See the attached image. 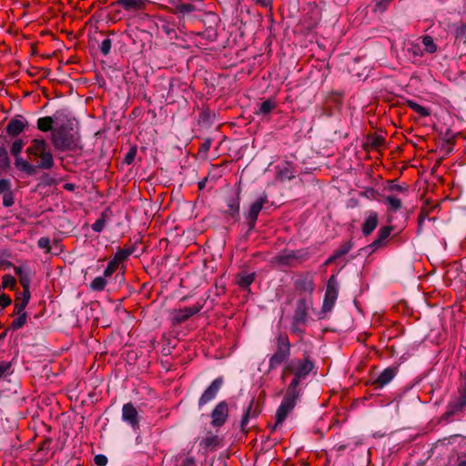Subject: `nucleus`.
Masks as SVG:
<instances>
[{"label":"nucleus","mask_w":466,"mask_h":466,"mask_svg":"<svg viewBox=\"0 0 466 466\" xmlns=\"http://www.w3.org/2000/svg\"><path fill=\"white\" fill-rule=\"evenodd\" d=\"M73 120L58 121L51 133V142L54 147L61 152L76 151L81 148L79 135L74 131Z\"/></svg>","instance_id":"1"},{"label":"nucleus","mask_w":466,"mask_h":466,"mask_svg":"<svg viewBox=\"0 0 466 466\" xmlns=\"http://www.w3.org/2000/svg\"><path fill=\"white\" fill-rule=\"evenodd\" d=\"M25 152L30 161L36 162L35 165H33L35 168V173L38 169H50L53 167L54 157L48 149L47 143L44 139H33Z\"/></svg>","instance_id":"2"},{"label":"nucleus","mask_w":466,"mask_h":466,"mask_svg":"<svg viewBox=\"0 0 466 466\" xmlns=\"http://www.w3.org/2000/svg\"><path fill=\"white\" fill-rule=\"evenodd\" d=\"M312 369L313 363L307 357L303 360H292L284 366L281 373V379L282 380H285L289 374H293L294 378L289 387L298 390V386L301 379H304L312 370Z\"/></svg>","instance_id":"3"},{"label":"nucleus","mask_w":466,"mask_h":466,"mask_svg":"<svg viewBox=\"0 0 466 466\" xmlns=\"http://www.w3.org/2000/svg\"><path fill=\"white\" fill-rule=\"evenodd\" d=\"M290 356V343L286 334H279L276 340V351L269 358L268 368L270 370L277 369Z\"/></svg>","instance_id":"4"},{"label":"nucleus","mask_w":466,"mask_h":466,"mask_svg":"<svg viewBox=\"0 0 466 466\" xmlns=\"http://www.w3.org/2000/svg\"><path fill=\"white\" fill-rule=\"evenodd\" d=\"M299 394V390H295L288 387L287 393L277 410L276 421L273 426V430H276L285 420L289 413L294 409L296 401Z\"/></svg>","instance_id":"5"},{"label":"nucleus","mask_w":466,"mask_h":466,"mask_svg":"<svg viewBox=\"0 0 466 466\" xmlns=\"http://www.w3.org/2000/svg\"><path fill=\"white\" fill-rule=\"evenodd\" d=\"M299 394V390H295L288 387L287 393L277 410L276 421L273 426V430H276L285 420L289 413L294 409L296 401Z\"/></svg>","instance_id":"6"},{"label":"nucleus","mask_w":466,"mask_h":466,"mask_svg":"<svg viewBox=\"0 0 466 466\" xmlns=\"http://www.w3.org/2000/svg\"><path fill=\"white\" fill-rule=\"evenodd\" d=\"M299 394V390H295L288 387L287 393L277 410L276 421L273 426V430H276L285 420L289 413L294 409L296 401Z\"/></svg>","instance_id":"7"},{"label":"nucleus","mask_w":466,"mask_h":466,"mask_svg":"<svg viewBox=\"0 0 466 466\" xmlns=\"http://www.w3.org/2000/svg\"><path fill=\"white\" fill-rule=\"evenodd\" d=\"M24 146L25 144L22 139H16L15 141L13 142L10 151L15 158V167L20 171L32 176L35 174V168L33 167V164H31L28 160L24 159L20 156V153L22 152Z\"/></svg>","instance_id":"8"},{"label":"nucleus","mask_w":466,"mask_h":466,"mask_svg":"<svg viewBox=\"0 0 466 466\" xmlns=\"http://www.w3.org/2000/svg\"><path fill=\"white\" fill-rule=\"evenodd\" d=\"M266 203H268V197L267 195H263L250 205L246 213V218L250 229L254 228L258 216Z\"/></svg>","instance_id":"9"},{"label":"nucleus","mask_w":466,"mask_h":466,"mask_svg":"<svg viewBox=\"0 0 466 466\" xmlns=\"http://www.w3.org/2000/svg\"><path fill=\"white\" fill-rule=\"evenodd\" d=\"M202 309L201 305H194L184 309H175L172 312L173 324H180L187 320L191 316L199 312Z\"/></svg>","instance_id":"10"},{"label":"nucleus","mask_w":466,"mask_h":466,"mask_svg":"<svg viewBox=\"0 0 466 466\" xmlns=\"http://www.w3.org/2000/svg\"><path fill=\"white\" fill-rule=\"evenodd\" d=\"M228 416V406L225 401H221L214 408L211 412V424L214 427H221Z\"/></svg>","instance_id":"11"},{"label":"nucleus","mask_w":466,"mask_h":466,"mask_svg":"<svg viewBox=\"0 0 466 466\" xmlns=\"http://www.w3.org/2000/svg\"><path fill=\"white\" fill-rule=\"evenodd\" d=\"M223 384L222 378H218L214 380L211 384L206 389V390L203 392L202 396L200 397L198 400L199 407H202L206 405L208 402L214 400L219 391L221 386Z\"/></svg>","instance_id":"12"},{"label":"nucleus","mask_w":466,"mask_h":466,"mask_svg":"<svg viewBox=\"0 0 466 466\" xmlns=\"http://www.w3.org/2000/svg\"><path fill=\"white\" fill-rule=\"evenodd\" d=\"M122 419L134 430H137L139 428L138 412L132 403L124 404L122 408Z\"/></svg>","instance_id":"13"},{"label":"nucleus","mask_w":466,"mask_h":466,"mask_svg":"<svg viewBox=\"0 0 466 466\" xmlns=\"http://www.w3.org/2000/svg\"><path fill=\"white\" fill-rule=\"evenodd\" d=\"M338 297V290L335 285L334 277H331L329 279L326 294L323 301V310L329 311Z\"/></svg>","instance_id":"14"},{"label":"nucleus","mask_w":466,"mask_h":466,"mask_svg":"<svg viewBox=\"0 0 466 466\" xmlns=\"http://www.w3.org/2000/svg\"><path fill=\"white\" fill-rule=\"evenodd\" d=\"M397 369L389 367L385 369L375 379L371 384L375 386V388H383L388 383H390L393 378L396 376Z\"/></svg>","instance_id":"15"},{"label":"nucleus","mask_w":466,"mask_h":466,"mask_svg":"<svg viewBox=\"0 0 466 466\" xmlns=\"http://www.w3.org/2000/svg\"><path fill=\"white\" fill-rule=\"evenodd\" d=\"M379 223V216L375 211H369L367 218L362 225L361 230L364 236L370 235L377 228Z\"/></svg>","instance_id":"16"},{"label":"nucleus","mask_w":466,"mask_h":466,"mask_svg":"<svg viewBox=\"0 0 466 466\" xmlns=\"http://www.w3.org/2000/svg\"><path fill=\"white\" fill-rule=\"evenodd\" d=\"M148 0H117L116 4L126 11H139L146 8Z\"/></svg>","instance_id":"17"},{"label":"nucleus","mask_w":466,"mask_h":466,"mask_svg":"<svg viewBox=\"0 0 466 466\" xmlns=\"http://www.w3.org/2000/svg\"><path fill=\"white\" fill-rule=\"evenodd\" d=\"M392 231L391 226H385L380 228L378 238L370 245L373 250L383 246L384 241L389 238Z\"/></svg>","instance_id":"18"},{"label":"nucleus","mask_w":466,"mask_h":466,"mask_svg":"<svg viewBox=\"0 0 466 466\" xmlns=\"http://www.w3.org/2000/svg\"><path fill=\"white\" fill-rule=\"evenodd\" d=\"M25 121L20 118H14L9 121L6 127V132L13 137L18 136L25 127Z\"/></svg>","instance_id":"19"},{"label":"nucleus","mask_w":466,"mask_h":466,"mask_svg":"<svg viewBox=\"0 0 466 466\" xmlns=\"http://www.w3.org/2000/svg\"><path fill=\"white\" fill-rule=\"evenodd\" d=\"M384 203L390 211L397 212L402 208V201L396 194H390L384 197Z\"/></svg>","instance_id":"20"},{"label":"nucleus","mask_w":466,"mask_h":466,"mask_svg":"<svg viewBox=\"0 0 466 466\" xmlns=\"http://www.w3.org/2000/svg\"><path fill=\"white\" fill-rule=\"evenodd\" d=\"M307 319V304L305 300H299L297 303L294 319L297 323H304Z\"/></svg>","instance_id":"21"},{"label":"nucleus","mask_w":466,"mask_h":466,"mask_svg":"<svg viewBox=\"0 0 466 466\" xmlns=\"http://www.w3.org/2000/svg\"><path fill=\"white\" fill-rule=\"evenodd\" d=\"M352 248V245L350 241H346L342 243L333 253L331 257L326 261V264L331 263L333 260L346 255Z\"/></svg>","instance_id":"22"},{"label":"nucleus","mask_w":466,"mask_h":466,"mask_svg":"<svg viewBox=\"0 0 466 466\" xmlns=\"http://www.w3.org/2000/svg\"><path fill=\"white\" fill-rule=\"evenodd\" d=\"M277 106L275 100L268 99L263 101L258 109L255 112L258 116H268Z\"/></svg>","instance_id":"23"},{"label":"nucleus","mask_w":466,"mask_h":466,"mask_svg":"<svg viewBox=\"0 0 466 466\" xmlns=\"http://www.w3.org/2000/svg\"><path fill=\"white\" fill-rule=\"evenodd\" d=\"M57 116H56V120L51 116H43L38 118L37 120V128L42 132L53 131V125L56 122Z\"/></svg>","instance_id":"24"},{"label":"nucleus","mask_w":466,"mask_h":466,"mask_svg":"<svg viewBox=\"0 0 466 466\" xmlns=\"http://www.w3.org/2000/svg\"><path fill=\"white\" fill-rule=\"evenodd\" d=\"M466 406V395L460 393V396L450 402L449 412L454 414L459 410H461Z\"/></svg>","instance_id":"25"},{"label":"nucleus","mask_w":466,"mask_h":466,"mask_svg":"<svg viewBox=\"0 0 466 466\" xmlns=\"http://www.w3.org/2000/svg\"><path fill=\"white\" fill-rule=\"evenodd\" d=\"M407 53L412 56L414 60L420 58L424 54L419 42H409L407 45Z\"/></svg>","instance_id":"26"},{"label":"nucleus","mask_w":466,"mask_h":466,"mask_svg":"<svg viewBox=\"0 0 466 466\" xmlns=\"http://www.w3.org/2000/svg\"><path fill=\"white\" fill-rule=\"evenodd\" d=\"M14 270L15 274L19 276L20 284L22 285L24 290H29L30 273L24 270L20 267H15Z\"/></svg>","instance_id":"27"},{"label":"nucleus","mask_w":466,"mask_h":466,"mask_svg":"<svg viewBox=\"0 0 466 466\" xmlns=\"http://www.w3.org/2000/svg\"><path fill=\"white\" fill-rule=\"evenodd\" d=\"M421 43L424 46L423 52L425 51L427 53L433 54L437 51V46L435 45L431 36H423Z\"/></svg>","instance_id":"28"},{"label":"nucleus","mask_w":466,"mask_h":466,"mask_svg":"<svg viewBox=\"0 0 466 466\" xmlns=\"http://www.w3.org/2000/svg\"><path fill=\"white\" fill-rule=\"evenodd\" d=\"M134 249L129 248H119L115 256H114V259L118 263L120 264L122 261L126 260L132 253H133Z\"/></svg>","instance_id":"29"},{"label":"nucleus","mask_w":466,"mask_h":466,"mask_svg":"<svg viewBox=\"0 0 466 466\" xmlns=\"http://www.w3.org/2000/svg\"><path fill=\"white\" fill-rule=\"evenodd\" d=\"M106 277L105 275L103 277H96L90 284V288L96 291L103 290L106 286Z\"/></svg>","instance_id":"30"},{"label":"nucleus","mask_w":466,"mask_h":466,"mask_svg":"<svg viewBox=\"0 0 466 466\" xmlns=\"http://www.w3.org/2000/svg\"><path fill=\"white\" fill-rule=\"evenodd\" d=\"M408 106L410 109H412L414 112L419 114L420 116H430V111L426 107L417 104L413 101H408Z\"/></svg>","instance_id":"31"},{"label":"nucleus","mask_w":466,"mask_h":466,"mask_svg":"<svg viewBox=\"0 0 466 466\" xmlns=\"http://www.w3.org/2000/svg\"><path fill=\"white\" fill-rule=\"evenodd\" d=\"M218 443V438L217 435H214L212 433H208L202 441L201 444L204 445L206 448L209 447H215Z\"/></svg>","instance_id":"32"},{"label":"nucleus","mask_w":466,"mask_h":466,"mask_svg":"<svg viewBox=\"0 0 466 466\" xmlns=\"http://www.w3.org/2000/svg\"><path fill=\"white\" fill-rule=\"evenodd\" d=\"M254 279H255V274L249 273V274L241 276L238 279L237 283L238 284V286H240L242 288H247L254 281Z\"/></svg>","instance_id":"33"},{"label":"nucleus","mask_w":466,"mask_h":466,"mask_svg":"<svg viewBox=\"0 0 466 466\" xmlns=\"http://www.w3.org/2000/svg\"><path fill=\"white\" fill-rule=\"evenodd\" d=\"M27 321V314H20L16 319H15L11 323V328L13 329H19L23 328Z\"/></svg>","instance_id":"34"},{"label":"nucleus","mask_w":466,"mask_h":466,"mask_svg":"<svg viewBox=\"0 0 466 466\" xmlns=\"http://www.w3.org/2000/svg\"><path fill=\"white\" fill-rule=\"evenodd\" d=\"M408 186L403 184V185H399V184H392L389 187V191L391 192V194H395V193H400V194H402V195H406L408 193Z\"/></svg>","instance_id":"35"},{"label":"nucleus","mask_w":466,"mask_h":466,"mask_svg":"<svg viewBox=\"0 0 466 466\" xmlns=\"http://www.w3.org/2000/svg\"><path fill=\"white\" fill-rule=\"evenodd\" d=\"M2 284H3V288H5V289L8 288L10 289H14L16 285V279L13 276L5 275L3 277Z\"/></svg>","instance_id":"36"},{"label":"nucleus","mask_w":466,"mask_h":466,"mask_svg":"<svg viewBox=\"0 0 466 466\" xmlns=\"http://www.w3.org/2000/svg\"><path fill=\"white\" fill-rule=\"evenodd\" d=\"M9 166V158L7 151L4 147H0V168H6Z\"/></svg>","instance_id":"37"},{"label":"nucleus","mask_w":466,"mask_h":466,"mask_svg":"<svg viewBox=\"0 0 466 466\" xmlns=\"http://www.w3.org/2000/svg\"><path fill=\"white\" fill-rule=\"evenodd\" d=\"M118 265L119 264L114 258L110 260L106 268L104 271L105 277H110L117 269Z\"/></svg>","instance_id":"38"},{"label":"nucleus","mask_w":466,"mask_h":466,"mask_svg":"<svg viewBox=\"0 0 466 466\" xmlns=\"http://www.w3.org/2000/svg\"><path fill=\"white\" fill-rule=\"evenodd\" d=\"M25 302H20V296L17 295L15 302V308L14 312L15 314L20 315V314H26L25 312Z\"/></svg>","instance_id":"39"},{"label":"nucleus","mask_w":466,"mask_h":466,"mask_svg":"<svg viewBox=\"0 0 466 466\" xmlns=\"http://www.w3.org/2000/svg\"><path fill=\"white\" fill-rule=\"evenodd\" d=\"M391 2V0H376L375 1V11H378V12H384L389 4Z\"/></svg>","instance_id":"40"},{"label":"nucleus","mask_w":466,"mask_h":466,"mask_svg":"<svg viewBox=\"0 0 466 466\" xmlns=\"http://www.w3.org/2000/svg\"><path fill=\"white\" fill-rule=\"evenodd\" d=\"M251 409H252V404H250L247 408V410H246V411H245V413L243 415V418L241 420V430L242 431H246V427H247V425L248 423V419L251 416Z\"/></svg>","instance_id":"41"},{"label":"nucleus","mask_w":466,"mask_h":466,"mask_svg":"<svg viewBox=\"0 0 466 466\" xmlns=\"http://www.w3.org/2000/svg\"><path fill=\"white\" fill-rule=\"evenodd\" d=\"M15 203L13 192H5L3 195V205L5 207H11Z\"/></svg>","instance_id":"42"},{"label":"nucleus","mask_w":466,"mask_h":466,"mask_svg":"<svg viewBox=\"0 0 466 466\" xmlns=\"http://www.w3.org/2000/svg\"><path fill=\"white\" fill-rule=\"evenodd\" d=\"M111 49V40L109 38H106L102 41L100 46V50L104 55H107Z\"/></svg>","instance_id":"43"},{"label":"nucleus","mask_w":466,"mask_h":466,"mask_svg":"<svg viewBox=\"0 0 466 466\" xmlns=\"http://www.w3.org/2000/svg\"><path fill=\"white\" fill-rule=\"evenodd\" d=\"M106 219L104 218H98L93 225L92 229L96 232H101L105 227Z\"/></svg>","instance_id":"44"},{"label":"nucleus","mask_w":466,"mask_h":466,"mask_svg":"<svg viewBox=\"0 0 466 466\" xmlns=\"http://www.w3.org/2000/svg\"><path fill=\"white\" fill-rule=\"evenodd\" d=\"M455 38L456 39H465L466 38V25H461V26L456 28Z\"/></svg>","instance_id":"45"},{"label":"nucleus","mask_w":466,"mask_h":466,"mask_svg":"<svg viewBox=\"0 0 466 466\" xmlns=\"http://www.w3.org/2000/svg\"><path fill=\"white\" fill-rule=\"evenodd\" d=\"M5 192H12L11 191V184L6 179H1L0 180V194H5Z\"/></svg>","instance_id":"46"},{"label":"nucleus","mask_w":466,"mask_h":466,"mask_svg":"<svg viewBox=\"0 0 466 466\" xmlns=\"http://www.w3.org/2000/svg\"><path fill=\"white\" fill-rule=\"evenodd\" d=\"M37 245L40 248L46 249V252H50V241L48 238H39Z\"/></svg>","instance_id":"47"},{"label":"nucleus","mask_w":466,"mask_h":466,"mask_svg":"<svg viewBox=\"0 0 466 466\" xmlns=\"http://www.w3.org/2000/svg\"><path fill=\"white\" fill-rule=\"evenodd\" d=\"M194 10V6L189 4H181L177 6V11L180 13H190Z\"/></svg>","instance_id":"48"},{"label":"nucleus","mask_w":466,"mask_h":466,"mask_svg":"<svg viewBox=\"0 0 466 466\" xmlns=\"http://www.w3.org/2000/svg\"><path fill=\"white\" fill-rule=\"evenodd\" d=\"M18 295L20 296V302H25V307L26 308L30 299V290H24L21 294Z\"/></svg>","instance_id":"49"},{"label":"nucleus","mask_w":466,"mask_h":466,"mask_svg":"<svg viewBox=\"0 0 466 466\" xmlns=\"http://www.w3.org/2000/svg\"><path fill=\"white\" fill-rule=\"evenodd\" d=\"M11 304V299L6 294L0 295V306L2 308H6Z\"/></svg>","instance_id":"50"},{"label":"nucleus","mask_w":466,"mask_h":466,"mask_svg":"<svg viewBox=\"0 0 466 466\" xmlns=\"http://www.w3.org/2000/svg\"><path fill=\"white\" fill-rule=\"evenodd\" d=\"M10 364L6 362L0 363V379L6 375L9 371Z\"/></svg>","instance_id":"51"},{"label":"nucleus","mask_w":466,"mask_h":466,"mask_svg":"<svg viewBox=\"0 0 466 466\" xmlns=\"http://www.w3.org/2000/svg\"><path fill=\"white\" fill-rule=\"evenodd\" d=\"M228 208L233 213H238L239 210V202L238 199H233L228 203Z\"/></svg>","instance_id":"52"},{"label":"nucleus","mask_w":466,"mask_h":466,"mask_svg":"<svg viewBox=\"0 0 466 466\" xmlns=\"http://www.w3.org/2000/svg\"><path fill=\"white\" fill-rule=\"evenodd\" d=\"M95 462L97 466H105L107 462V459L104 455H96L95 457Z\"/></svg>","instance_id":"53"},{"label":"nucleus","mask_w":466,"mask_h":466,"mask_svg":"<svg viewBox=\"0 0 466 466\" xmlns=\"http://www.w3.org/2000/svg\"><path fill=\"white\" fill-rule=\"evenodd\" d=\"M134 156H135V153L134 152H129L127 156H126V162L127 164H130L133 159H134Z\"/></svg>","instance_id":"54"},{"label":"nucleus","mask_w":466,"mask_h":466,"mask_svg":"<svg viewBox=\"0 0 466 466\" xmlns=\"http://www.w3.org/2000/svg\"><path fill=\"white\" fill-rule=\"evenodd\" d=\"M257 4H260L261 5L267 6L269 5L271 3V0H253Z\"/></svg>","instance_id":"55"},{"label":"nucleus","mask_w":466,"mask_h":466,"mask_svg":"<svg viewBox=\"0 0 466 466\" xmlns=\"http://www.w3.org/2000/svg\"><path fill=\"white\" fill-rule=\"evenodd\" d=\"M184 463L187 464V465H190V464H193L194 463V459L193 458H186L185 461H184Z\"/></svg>","instance_id":"56"},{"label":"nucleus","mask_w":466,"mask_h":466,"mask_svg":"<svg viewBox=\"0 0 466 466\" xmlns=\"http://www.w3.org/2000/svg\"><path fill=\"white\" fill-rule=\"evenodd\" d=\"M64 187L67 190H73L75 186L73 184H66Z\"/></svg>","instance_id":"57"},{"label":"nucleus","mask_w":466,"mask_h":466,"mask_svg":"<svg viewBox=\"0 0 466 466\" xmlns=\"http://www.w3.org/2000/svg\"><path fill=\"white\" fill-rule=\"evenodd\" d=\"M205 184H206V180L200 181L198 183L199 189H202L205 187Z\"/></svg>","instance_id":"58"},{"label":"nucleus","mask_w":466,"mask_h":466,"mask_svg":"<svg viewBox=\"0 0 466 466\" xmlns=\"http://www.w3.org/2000/svg\"><path fill=\"white\" fill-rule=\"evenodd\" d=\"M458 466H466V460L460 461Z\"/></svg>","instance_id":"59"}]
</instances>
